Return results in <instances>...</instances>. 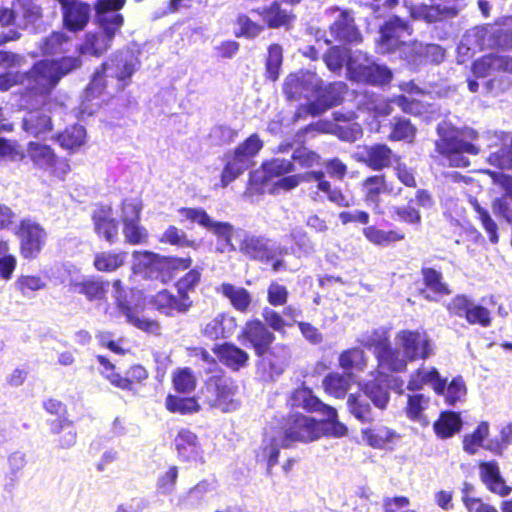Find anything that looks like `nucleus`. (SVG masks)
Returning <instances> with one entry per match:
<instances>
[{
    "instance_id": "obj_1",
    "label": "nucleus",
    "mask_w": 512,
    "mask_h": 512,
    "mask_svg": "<svg viewBox=\"0 0 512 512\" xmlns=\"http://www.w3.org/2000/svg\"><path fill=\"white\" fill-rule=\"evenodd\" d=\"M289 405L319 413L325 419L317 421L299 412H291L283 426L287 440L308 443L322 436L340 438L346 435L347 427L338 420L337 410L322 402L310 389H296L289 398Z\"/></svg>"
},
{
    "instance_id": "obj_2",
    "label": "nucleus",
    "mask_w": 512,
    "mask_h": 512,
    "mask_svg": "<svg viewBox=\"0 0 512 512\" xmlns=\"http://www.w3.org/2000/svg\"><path fill=\"white\" fill-rule=\"evenodd\" d=\"M81 66V59L74 56H63L53 60H41L23 75L0 77V89L7 90L16 83L26 86L31 93L46 96L57 86L65 75Z\"/></svg>"
},
{
    "instance_id": "obj_3",
    "label": "nucleus",
    "mask_w": 512,
    "mask_h": 512,
    "mask_svg": "<svg viewBox=\"0 0 512 512\" xmlns=\"http://www.w3.org/2000/svg\"><path fill=\"white\" fill-rule=\"evenodd\" d=\"M124 4L125 0H97L95 12L99 30L85 35L78 49L80 54L99 57L110 48L124 23L123 16L118 12Z\"/></svg>"
},
{
    "instance_id": "obj_4",
    "label": "nucleus",
    "mask_w": 512,
    "mask_h": 512,
    "mask_svg": "<svg viewBox=\"0 0 512 512\" xmlns=\"http://www.w3.org/2000/svg\"><path fill=\"white\" fill-rule=\"evenodd\" d=\"M138 64L137 57L131 51L115 53L103 63L102 69L94 74L86 89V100L90 101L101 96L108 88L110 91L106 93L109 95L122 91L128 84L127 80L136 71Z\"/></svg>"
},
{
    "instance_id": "obj_5",
    "label": "nucleus",
    "mask_w": 512,
    "mask_h": 512,
    "mask_svg": "<svg viewBox=\"0 0 512 512\" xmlns=\"http://www.w3.org/2000/svg\"><path fill=\"white\" fill-rule=\"evenodd\" d=\"M237 392L238 386L232 378L215 375L209 377L198 391V400L204 407L227 413L239 406Z\"/></svg>"
},
{
    "instance_id": "obj_6",
    "label": "nucleus",
    "mask_w": 512,
    "mask_h": 512,
    "mask_svg": "<svg viewBox=\"0 0 512 512\" xmlns=\"http://www.w3.org/2000/svg\"><path fill=\"white\" fill-rule=\"evenodd\" d=\"M440 139L436 141V151L443 156L449 166L468 167L470 161L468 155H477L479 146L460 138L458 132L441 123L437 127Z\"/></svg>"
},
{
    "instance_id": "obj_7",
    "label": "nucleus",
    "mask_w": 512,
    "mask_h": 512,
    "mask_svg": "<svg viewBox=\"0 0 512 512\" xmlns=\"http://www.w3.org/2000/svg\"><path fill=\"white\" fill-rule=\"evenodd\" d=\"M236 239L240 241L239 251L250 259L265 264L272 263V269L275 272L286 268L284 261L278 259L287 254L286 248L265 237L256 236L244 230L236 233Z\"/></svg>"
},
{
    "instance_id": "obj_8",
    "label": "nucleus",
    "mask_w": 512,
    "mask_h": 512,
    "mask_svg": "<svg viewBox=\"0 0 512 512\" xmlns=\"http://www.w3.org/2000/svg\"><path fill=\"white\" fill-rule=\"evenodd\" d=\"M398 358L404 366L399 369H389L391 372H404L409 361L426 360L434 354V344L426 332L418 330H401L394 338Z\"/></svg>"
},
{
    "instance_id": "obj_9",
    "label": "nucleus",
    "mask_w": 512,
    "mask_h": 512,
    "mask_svg": "<svg viewBox=\"0 0 512 512\" xmlns=\"http://www.w3.org/2000/svg\"><path fill=\"white\" fill-rule=\"evenodd\" d=\"M347 71L352 80L374 86L388 85L393 79V73L388 66L376 63L372 57L360 50L350 55Z\"/></svg>"
},
{
    "instance_id": "obj_10",
    "label": "nucleus",
    "mask_w": 512,
    "mask_h": 512,
    "mask_svg": "<svg viewBox=\"0 0 512 512\" xmlns=\"http://www.w3.org/2000/svg\"><path fill=\"white\" fill-rule=\"evenodd\" d=\"M358 342L365 348L373 350L378 367L382 370L399 369L404 366L402 359L398 358V354L390 343L388 330L380 327L361 334Z\"/></svg>"
},
{
    "instance_id": "obj_11",
    "label": "nucleus",
    "mask_w": 512,
    "mask_h": 512,
    "mask_svg": "<svg viewBox=\"0 0 512 512\" xmlns=\"http://www.w3.org/2000/svg\"><path fill=\"white\" fill-rule=\"evenodd\" d=\"M321 88V78L312 71L300 70L289 74L283 83V92L289 101H311Z\"/></svg>"
},
{
    "instance_id": "obj_12",
    "label": "nucleus",
    "mask_w": 512,
    "mask_h": 512,
    "mask_svg": "<svg viewBox=\"0 0 512 512\" xmlns=\"http://www.w3.org/2000/svg\"><path fill=\"white\" fill-rule=\"evenodd\" d=\"M409 25L399 17L386 21L379 30L376 47L379 53L396 54L400 46L411 36Z\"/></svg>"
},
{
    "instance_id": "obj_13",
    "label": "nucleus",
    "mask_w": 512,
    "mask_h": 512,
    "mask_svg": "<svg viewBox=\"0 0 512 512\" xmlns=\"http://www.w3.org/2000/svg\"><path fill=\"white\" fill-rule=\"evenodd\" d=\"M15 234L20 239L21 255L26 259L35 258L42 250L47 238L45 229L30 218L21 220Z\"/></svg>"
},
{
    "instance_id": "obj_14",
    "label": "nucleus",
    "mask_w": 512,
    "mask_h": 512,
    "mask_svg": "<svg viewBox=\"0 0 512 512\" xmlns=\"http://www.w3.org/2000/svg\"><path fill=\"white\" fill-rule=\"evenodd\" d=\"M27 154L36 167L49 171L57 178L63 179L70 171L69 163L64 159H59L48 145L30 142Z\"/></svg>"
},
{
    "instance_id": "obj_15",
    "label": "nucleus",
    "mask_w": 512,
    "mask_h": 512,
    "mask_svg": "<svg viewBox=\"0 0 512 512\" xmlns=\"http://www.w3.org/2000/svg\"><path fill=\"white\" fill-rule=\"evenodd\" d=\"M179 213L182 217L191 222L198 223L215 234L218 238L224 240L230 251L236 250L232 239L236 238V233L241 229L235 230L228 222L214 221L205 210L200 208H181Z\"/></svg>"
},
{
    "instance_id": "obj_16",
    "label": "nucleus",
    "mask_w": 512,
    "mask_h": 512,
    "mask_svg": "<svg viewBox=\"0 0 512 512\" xmlns=\"http://www.w3.org/2000/svg\"><path fill=\"white\" fill-rule=\"evenodd\" d=\"M465 6V0H443V3L436 5L420 4L413 6L411 15L414 19L435 23L454 18Z\"/></svg>"
},
{
    "instance_id": "obj_17",
    "label": "nucleus",
    "mask_w": 512,
    "mask_h": 512,
    "mask_svg": "<svg viewBox=\"0 0 512 512\" xmlns=\"http://www.w3.org/2000/svg\"><path fill=\"white\" fill-rule=\"evenodd\" d=\"M133 260L134 268L137 271L147 270L150 275L154 271H162L163 269L184 270L191 264V260L188 258L162 257L148 251H135L133 253Z\"/></svg>"
},
{
    "instance_id": "obj_18",
    "label": "nucleus",
    "mask_w": 512,
    "mask_h": 512,
    "mask_svg": "<svg viewBox=\"0 0 512 512\" xmlns=\"http://www.w3.org/2000/svg\"><path fill=\"white\" fill-rule=\"evenodd\" d=\"M346 89L347 86L344 82H333L325 86L321 79V88L315 93L313 101L309 103L308 112L312 115H320L333 106L340 104Z\"/></svg>"
},
{
    "instance_id": "obj_19",
    "label": "nucleus",
    "mask_w": 512,
    "mask_h": 512,
    "mask_svg": "<svg viewBox=\"0 0 512 512\" xmlns=\"http://www.w3.org/2000/svg\"><path fill=\"white\" fill-rule=\"evenodd\" d=\"M23 130L33 137L45 138L53 130L50 107L47 104L28 110L22 119Z\"/></svg>"
},
{
    "instance_id": "obj_20",
    "label": "nucleus",
    "mask_w": 512,
    "mask_h": 512,
    "mask_svg": "<svg viewBox=\"0 0 512 512\" xmlns=\"http://www.w3.org/2000/svg\"><path fill=\"white\" fill-rule=\"evenodd\" d=\"M241 338L250 343L256 355L266 354L275 336L260 320L248 321L242 331Z\"/></svg>"
},
{
    "instance_id": "obj_21",
    "label": "nucleus",
    "mask_w": 512,
    "mask_h": 512,
    "mask_svg": "<svg viewBox=\"0 0 512 512\" xmlns=\"http://www.w3.org/2000/svg\"><path fill=\"white\" fill-rule=\"evenodd\" d=\"M237 328L236 319L228 313H218L214 317L203 319L201 333L210 340L231 337Z\"/></svg>"
},
{
    "instance_id": "obj_22",
    "label": "nucleus",
    "mask_w": 512,
    "mask_h": 512,
    "mask_svg": "<svg viewBox=\"0 0 512 512\" xmlns=\"http://www.w3.org/2000/svg\"><path fill=\"white\" fill-rule=\"evenodd\" d=\"M354 157L373 170H382L392 164L395 155L387 145L375 144L358 150Z\"/></svg>"
},
{
    "instance_id": "obj_23",
    "label": "nucleus",
    "mask_w": 512,
    "mask_h": 512,
    "mask_svg": "<svg viewBox=\"0 0 512 512\" xmlns=\"http://www.w3.org/2000/svg\"><path fill=\"white\" fill-rule=\"evenodd\" d=\"M424 385L431 386L437 394L445 391V379L435 367L421 365L410 374L407 389L410 391L421 390Z\"/></svg>"
},
{
    "instance_id": "obj_24",
    "label": "nucleus",
    "mask_w": 512,
    "mask_h": 512,
    "mask_svg": "<svg viewBox=\"0 0 512 512\" xmlns=\"http://www.w3.org/2000/svg\"><path fill=\"white\" fill-rule=\"evenodd\" d=\"M338 15L335 17L333 24L330 26L331 34L336 40L359 43L362 40V35L357 29L354 18L349 11L335 10Z\"/></svg>"
},
{
    "instance_id": "obj_25",
    "label": "nucleus",
    "mask_w": 512,
    "mask_h": 512,
    "mask_svg": "<svg viewBox=\"0 0 512 512\" xmlns=\"http://www.w3.org/2000/svg\"><path fill=\"white\" fill-rule=\"evenodd\" d=\"M95 232L106 241L113 243L118 235V221L113 217L110 206H100L93 212Z\"/></svg>"
},
{
    "instance_id": "obj_26",
    "label": "nucleus",
    "mask_w": 512,
    "mask_h": 512,
    "mask_svg": "<svg viewBox=\"0 0 512 512\" xmlns=\"http://www.w3.org/2000/svg\"><path fill=\"white\" fill-rule=\"evenodd\" d=\"M114 288V297L117 301L118 308L120 312L126 317L127 322L134 325L135 327L147 331V332H155L158 328V324L155 321L146 319L144 317H140L137 311L130 308L123 300H122V282L121 280H115L113 282Z\"/></svg>"
},
{
    "instance_id": "obj_27",
    "label": "nucleus",
    "mask_w": 512,
    "mask_h": 512,
    "mask_svg": "<svg viewBox=\"0 0 512 512\" xmlns=\"http://www.w3.org/2000/svg\"><path fill=\"white\" fill-rule=\"evenodd\" d=\"M479 470L480 478L489 491L502 497L510 494L512 489L506 485L496 462H482L479 465Z\"/></svg>"
},
{
    "instance_id": "obj_28",
    "label": "nucleus",
    "mask_w": 512,
    "mask_h": 512,
    "mask_svg": "<svg viewBox=\"0 0 512 512\" xmlns=\"http://www.w3.org/2000/svg\"><path fill=\"white\" fill-rule=\"evenodd\" d=\"M62 10L64 24L73 32L84 29L90 19V5L80 1L73 2L72 4L62 8Z\"/></svg>"
},
{
    "instance_id": "obj_29",
    "label": "nucleus",
    "mask_w": 512,
    "mask_h": 512,
    "mask_svg": "<svg viewBox=\"0 0 512 512\" xmlns=\"http://www.w3.org/2000/svg\"><path fill=\"white\" fill-rule=\"evenodd\" d=\"M214 351L220 362L233 371H238L245 367L249 360L248 353L233 343H224L217 346Z\"/></svg>"
},
{
    "instance_id": "obj_30",
    "label": "nucleus",
    "mask_w": 512,
    "mask_h": 512,
    "mask_svg": "<svg viewBox=\"0 0 512 512\" xmlns=\"http://www.w3.org/2000/svg\"><path fill=\"white\" fill-rule=\"evenodd\" d=\"M148 371L142 365H133L125 373V376H121L116 372L106 374V378L109 382L126 391H132L134 384L142 383L148 378Z\"/></svg>"
},
{
    "instance_id": "obj_31",
    "label": "nucleus",
    "mask_w": 512,
    "mask_h": 512,
    "mask_svg": "<svg viewBox=\"0 0 512 512\" xmlns=\"http://www.w3.org/2000/svg\"><path fill=\"white\" fill-rule=\"evenodd\" d=\"M365 193V199L368 202L378 203L379 196L382 193L391 195H399L401 188L394 189L392 185L388 184L384 175H374L366 178L362 184Z\"/></svg>"
},
{
    "instance_id": "obj_32",
    "label": "nucleus",
    "mask_w": 512,
    "mask_h": 512,
    "mask_svg": "<svg viewBox=\"0 0 512 512\" xmlns=\"http://www.w3.org/2000/svg\"><path fill=\"white\" fill-rule=\"evenodd\" d=\"M192 302L189 297L182 298L179 294L174 296L167 290L160 291L154 297V305L158 310L163 311L166 314H172V312H186L191 306Z\"/></svg>"
},
{
    "instance_id": "obj_33",
    "label": "nucleus",
    "mask_w": 512,
    "mask_h": 512,
    "mask_svg": "<svg viewBox=\"0 0 512 512\" xmlns=\"http://www.w3.org/2000/svg\"><path fill=\"white\" fill-rule=\"evenodd\" d=\"M218 291L230 301L234 309L242 313L248 311L252 302V297L248 290L230 283H223Z\"/></svg>"
},
{
    "instance_id": "obj_34",
    "label": "nucleus",
    "mask_w": 512,
    "mask_h": 512,
    "mask_svg": "<svg viewBox=\"0 0 512 512\" xmlns=\"http://www.w3.org/2000/svg\"><path fill=\"white\" fill-rule=\"evenodd\" d=\"M86 136V129L82 125L76 124L59 133L56 141L63 149L75 152L86 143Z\"/></svg>"
},
{
    "instance_id": "obj_35",
    "label": "nucleus",
    "mask_w": 512,
    "mask_h": 512,
    "mask_svg": "<svg viewBox=\"0 0 512 512\" xmlns=\"http://www.w3.org/2000/svg\"><path fill=\"white\" fill-rule=\"evenodd\" d=\"M70 286L74 292L84 294L88 300L93 301L105 297L109 283L98 278H91L81 282L72 281Z\"/></svg>"
},
{
    "instance_id": "obj_36",
    "label": "nucleus",
    "mask_w": 512,
    "mask_h": 512,
    "mask_svg": "<svg viewBox=\"0 0 512 512\" xmlns=\"http://www.w3.org/2000/svg\"><path fill=\"white\" fill-rule=\"evenodd\" d=\"M40 48L43 55L56 56L69 52L73 48V41L63 32H54L42 41Z\"/></svg>"
},
{
    "instance_id": "obj_37",
    "label": "nucleus",
    "mask_w": 512,
    "mask_h": 512,
    "mask_svg": "<svg viewBox=\"0 0 512 512\" xmlns=\"http://www.w3.org/2000/svg\"><path fill=\"white\" fill-rule=\"evenodd\" d=\"M263 18L270 28H279L290 22L291 14L280 7L278 1H274L269 7L254 9L251 11Z\"/></svg>"
},
{
    "instance_id": "obj_38",
    "label": "nucleus",
    "mask_w": 512,
    "mask_h": 512,
    "mask_svg": "<svg viewBox=\"0 0 512 512\" xmlns=\"http://www.w3.org/2000/svg\"><path fill=\"white\" fill-rule=\"evenodd\" d=\"M363 392L376 407L384 409L387 406L389 401V392L383 379V375H379V377L365 383Z\"/></svg>"
},
{
    "instance_id": "obj_39",
    "label": "nucleus",
    "mask_w": 512,
    "mask_h": 512,
    "mask_svg": "<svg viewBox=\"0 0 512 512\" xmlns=\"http://www.w3.org/2000/svg\"><path fill=\"white\" fill-rule=\"evenodd\" d=\"M362 437L367 445L377 448L385 444H396L400 435L388 427L378 426L374 429L363 430Z\"/></svg>"
},
{
    "instance_id": "obj_40",
    "label": "nucleus",
    "mask_w": 512,
    "mask_h": 512,
    "mask_svg": "<svg viewBox=\"0 0 512 512\" xmlns=\"http://www.w3.org/2000/svg\"><path fill=\"white\" fill-rule=\"evenodd\" d=\"M462 426L460 414L453 411L442 412L434 423V431L441 438H449L459 432Z\"/></svg>"
},
{
    "instance_id": "obj_41",
    "label": "nucleus",
    "mask_w": 512,
    "mask_h": 512,
    "mask_svg": "<svg viewBox=\"0 0 512 512\" xmlns=\"http://www.w3.org/2000/svg\"><path fill=\"white\" fill-rule=\"evenodd\" d=\"M334 120L336 122H342L343 124H336L334 133L342 140L348 142H354L359 139L362 135L361 126L351 121V116H346L340 112L333 113Z\"/></svg>"
},
{
    "instance_id": "obj_42",
    "label": "nucleus",
    "mask_w": 512,
    "mask_h": 512,
    "mask_svg": "<svg viewBox=\"0 0 512 512\" xmlns=\"http://www.w3.org/2000/svg\"><path fill=\"white\" fill-rule=\"evenodd\" d=\"M165 406L172 413L191 414L200 411L201 402L196 397L183 398L175 395H168L165 400Z\"/></svg>"
},
{
    "instance_id": "obj_43",
    "label": "nucleus",
    "mask_w": 512,
    "mask_h": 512,
    "mask_svg": "<svg viewBox=\"0 0 512 512\" xmlns=\"http://www.w3.org/2000/svg\"><path fill=\"white\" fill-rule=\"evenodd\" d=\"M422 51L421 42L406 40L394 55L405 61L413 69H418L423 65Z\"/></svg>"
},
{
    "instance_id": "obj_44",
    "label": "nucleus",
    "mask_w": 512,
    "mask_h": 512,
    "mask_svg": "<svg viewBox=\"0 0 512 512\" xmlns=\"http://www.w3.org/2000/svg\"><path fill=\"white\" fill-rule=\"evenodd\" d=\"M364 236L373 244L387 246L391 243L401 241L405 235L400 230H381L375 226H368L363 230Z\"/></svg>"
},
{
    "instance_id": "obj_45",
    "label": "nucleus",
    "mask_w": 512,
    "mask_h": 512,
    "mask_svg": "<svg viewBox=\"0 0 512 512\" xmlns=\"http://www.w3.org/2000/svg\"><path fill=\"white\" fill-rule=\"evenodd\" d=\"M352 380V374H330L325 377L323 386L328 394L341 398L348 392Z\"/></svg>"
},
{
    "instance_id": "obj_46",
    "label": "nucleus",
    "mask_w": 512,
    "mask_h": 512,
    "mask_svg": "<svg viewBox=\"0 0 512 512\" xmlns=\"http://www.w3.org/2000/svg\"><path fill=\"white\" fill-rule=\"evenodd\" d=\"M226 160V165L221 174L222 187H226L250 166L245 160H242L234 153L226 154Z\"/></svg>"
},
{
    "instance_id": "obj_47",
    "label": "nucleus",
    "mask_w": 512,
    "mask_h": 512,
    "mask_svg": "<svg viewBox=\"0 0 512 512\" xmlns=\"http://www.w3.org/2000/svg\"><path fill=\"white\" fill-rule=\"evenodd\" d=\"M15 5L22 22L21 29L26 28L28 24L34 23L42 16L39 0H18Z\"/></svg>"
},
{
    "instance_id": "obj_48",
    "label": "nucleus",
    "mask_w": 512,
    "mask_h": 512,
    "mask_svg": "<svg viewBox=\"0 0 512 512\" xmlns=\"http://www.w3.org/2000/svg\"><path fill=\"white\" fill-rule=\"evenodd\" d=\"M172 383L174 389L183 394L192 392L197 384L194 372L188 368H178L173 372Z\"/></svg>"
},
{
    "instance_id": "obj_49",
    "label": "nucleus",
    "mask_w": 512,
    "mask_h": 512,
    "mask_svg": "<svg viewBox=\"0 0 512 512\" xmlns=\"http://www.w3.org/2000/svg\"><path fill=\"white\" fill-rule=\"evenodd\" d=\"M262 171L263 180L268 181L294 171V164L291 160L274 158L262 164Z\"/></svg>"
},
{
    "instance_id": "obj_50",
    "label": "nucleus",
    "mask_w": 512,
    "mask_h": 512,
    "mask_svg": "<svg viewBox=\"0 0 512 512\" xmlns=\"http://www.w3.org/2000/svg\"><path fill=\"white\" fill-rule=\"evenodd\" d=\"M489 32L485 27H474L463 35L461 42L465 43L469 48H472L471 51L476 53L478 50H482L485 47L490 45V40L488 39Z\"/></svg>"
},
{
    "instance_id": "obj_51",
    "label": "nucleus",
    "mask_w": 512,
    "mask_h": 512,
    "mask_svg": "<svg viewBox=\"0 0 512 512\" xmlns=\"http://www.w3.org/2000/svg\"><path fill=\"white\" fill-rule=\"evenodd\" d=\"M125 253L101 252L96 254L94 266L98 271L111 272L123 265Z\"/></svg>"
},
{
    "instance_id": "obj_52",
    "label": "nucleus",
    "mask_w": 512,
    "mask_h": 512,
    "mask_svg": "<svg viewBox=\"0 0 512 512\" xmlns=\"http://www.w3.org/2000/svg\"><path fill=\"white\" fill-rule=\"evenodd\" d=\"M353 52L349 51L345 47L334 46L329 49V51L324 56V62L326 63L329 70L333 72H338L343 68V65L346 64L349 60V57Z\"/></svg>"
},
{
    "instance_id": "obj_53",
    "label": "nucleus",
    "mask_w": 512,
    "mask_h": 512,
    "mask_svg": "<svg viewBox=\"0 0 512 512\" xmlns=\"http://www.w3.org/2000/svg\"><path fill=\"white\" fill-rule=\"evenodd\" d=\"M317 187L320 191L324 192L329 201L336 204L339 207H349L353 204V198L342 193L337 188H332L331 184L325 180V175L320 179L315 180Z\"/></svg>"
},
{
    "instance_id": "obj_54",
    "label": "nucleus",
    "mask_w": 512,
    "mask_h": 512,
    "mask_svg": "<svg viewBox=\"0 0 512 512\" xmlns=\"http://www.w3.org/2000/svg\"><path fill=\"white\" fill-rule=\"evenodd\" d=\"M349 412L361 422L372 420V411L366 399L361 395L350 394L347 400Z\"/></svg>"
},
{
    "instance_id": "obj_55",
    "label": "nucleus",
    "mask_w": 512,
    "mask_h": 512,
    "mask_svg": "<svg viewBox=\"0 0 512 512\" xmlns=\"http://www.w3.org/2000/svg\"><path fill=\"white\" fill-rule=\"evenodd\" d=\"M395 104L402 108L405 112H412L413 110V102H410L409 99L403 95L394 97L390 100H378L374 105V111L379 116H388L392 113V105Z\"/></svg>"
},
{
    "instance_id": "obj_56",
    "label": "nucleus",
    "mask_w": 512,
    "mask_h": 512,
    "mask_svg": "<svg viewBox=\"0 0 512 512\" xmlns=\"http://www.w3.org/2000/svg\"><path fill=\"white\" fill-rule=\"evenodd\" d=\"M283 62V49L278 44H272L268 48V56L266 60L267 77L275 81L280 74V68Z\"/></svg>"
},
{
    "instance_id": "obj_57",
    "label": "nucleus",
    "mask_w": 512,
    "mask_h": 512,
    "mask_svg": "<svg viewBox=\"0 0 512 512\" xmlns=\"http://www.w3.org/2000/svg\"><path fill=\"white\" fill-rule=\"evenodd\" d=\"M323 176L324 172L322 171H310L303 174L286 176L280 178L276 182V186L289 191L297 187L302 182H315V180L320 179Z\"/></svg>"
},
{
    "instance_id": "obj_58",
    "label": "nucleus",
    "mask_w": 512,
    "mask_h": 512,
    "mask_svg": "<svg viewBox=\"0 0 512 512\" xmlns=\"http://www.w3.org/2000/svg\"><path fill=\"white\" fill-rule=\"evenodd\" d=\"M262 147L263 142L260 140L258 135L252 134L243 143L238 145L233 153L250 165L252 158L261 150Z\"/></svg>"
},
{
    "instance_id": "obj_59",
    "label": "nucleus",
    "mask_w": 512,
    "mask_h": 512,
    "mask_svg": "<svg viewBox=\"0 0 512 512\" xmlns=\"http://www.w3.org/2000/svg\"><path fill=\"white\" fill-rule=\"evenodd\" d=\"M445 398L448 405L454 406L457 402L462 401L466 395V386L462 377L454 378L448 385L445 379V391L441 394Z\"/></svg>"
},
{
    "instance_id": "obj_60",
    "label": "nucleus",
    "mask_w": 512,
    "mask_h": 512,
    "mask_svg": "<svg viewBox=\"0 0 512 512\" xmlns=\"http://www.w3.org/2000/svg\"><path fill=\"white\" fill-rule=\"evenodd\" d=\"M339 363L340 366L346 370H363L366 366L364 351L359 348L346 350L340 355Z\"/></svg>"
},
{
    "instance_id": "obj_61",
    "label": "nucleus",
    "mask_w": 512,
    "mask_h": 512,
    "mask_svg": "<svg viewBox=\"0 0 512 512\" xmlns=\"http://www.w3.org/2000/svg\"><path fill=\"white\" fill-rule=\"evenodd\" d=\"M470 203H471L474 211L477 213L478 219L480 220L483 228L488 233L490 242L497 243L498 242V234H497L498 227H497V224L495 223V221L491 218L489 212L486 209H484L483 207H481V205L475 199L471 200Z\"/></svg>"
},
{
    "instance_id": "obj_62",
    "label": "nucleus",
    "mask_w": 512,
    "mask_h": 512,
    "mask_svg": "<svg viewBox=\"0 0 512 512\" xmlns=\"http://www.w3.org/2000/svg\"><path fill=\"white\" fill-rule=\"evenodd\" d=\"M412 204L413 199H411L406 205L394 206L392 211L397 220L409 225L418 226L421 224V214Z\"/></svg>"
},
{
    "instance_id": "obj_63",
    "label": "nucleus",
    "mask_w": 512,
    "mask_h": 512,
    "mask_svg": "<svg viewBox=\"0 0 512 512\" xmlns=\"http://www.w3.org/2000/svg\"><path fill=\"white\" fill-rule=\"evenodd\" d=\"M422 275L425 285L434 293L449 294L447 285L442 281V274L433 268H423Z\"/></svg>"
},
{
    "instance_id": "obj_64",
    "label": "nucleus",
    "mask_w": 512,
    "mask_h": 512,
    "mask_svg": "<svg viewBox=\"0 0 512 512\" xmlns=\"http://www.w3.org/2000/svg\"><path fill=\"white\" fill-rule=\"evenodd\" d=\"M498 55H485L481 59L477 60L473 64V73L476 77H487L492 72L499 71L498 70Z\"/></svg>"
}]
</instances>
